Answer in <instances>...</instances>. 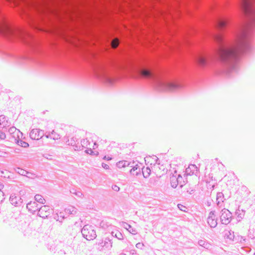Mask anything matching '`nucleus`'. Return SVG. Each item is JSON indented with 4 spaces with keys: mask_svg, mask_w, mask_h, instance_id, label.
I'll return each mask as SVG.
<instances>
[{
    "mask_svg": "<svg viewBox=\"0 0 255 255\" xmlns=\"http://www.w3.org/2000/svg\"><path fill=\"white\" fill-rule=\"evenodd\" d=\"M91 147L90 142L89 140L86 139H83L81 140L80 144L79 143L78 145H76L75 150H81L84 148H89Z\"/></svg>",
    "mask_w": 255,
    "mask_h": 255,
    "instance_id": "4468645a",
    "label": "nucleus"
},
{
    "mask_svg": "<svg viewBox=\"0 0 255 255\" xmlns=\"http://www.w3.org/2000/svg\"><path fill=\"white\" fill-rule=\"evenodd\" d=\"M220 220L221 223L224 225H228L231 221L232 214L228 209L224 208L220 212Z\"/></svg>",
    "mask_w": 255,
    "mask_h": 255,
    "instance_id": "423d86ee",
    "label": "nucleus"
},
{
    "mask_svg": "<svg viewBox=\"0 0 255 255\" xmlns=\"http://www.w3.org/2000/svg\"><path fill=\"white\" fill-rule=\"evenodd\" d=\"M112 188L113 190H114L115 191H116V192L119 191V190L120 189V187L116 185H113Z\"/></svg>",
    "mask_w": 255,
    "mask_h": 255,
    "instance_id": "ea45409f",
    "label": "nucleus"
},
{
    "mask_svg": "<svg viewBox=\"0 0 255 255\" xmlns=\"http://www.w3.org/2000/svg\"><path fill=\"white\" fill-rule=\"evenodd\" d=\"M192 192H193V190H191V192H190V194H192Z\"/></svg>",
    "mask_w": 255,
    "mask_h": 255,
    "instance_id": "4d7b16f0",
    "label": "nucleus"
},
{
    "mask_svg": "<svg viewBox=\"0 0 255 255\" xmlns=\"http://www.w3.org/2000/svg\"><path fill=\"white\" fill-rule=\"evenodd\" d=\"M151 170L149 167L145 168L143 167L142 168V173L144 178H146L148 177L150 174Z\"/></svg>",
    "mask_w": 255,
    "mask_h": 255,
    "instance_id": "393cba45",
    "label": "nucleus"
},
{
    "mask_svg": "<svg viewBox=\"0 0 255 255\" xmlns=\"http://www.w3.org/2000/svg\"><path fill=\"white\" fill-rule=\"evenodd\" d=\"M197 166L194 164H190L189 167L186 169L185 174L191 175L194 173V171L197 170Z\"/></svg>",
    "mask_w": 255,
    "mask_h": 255,
    "instance_id": "aec40b11",
    "label": "nucleus"
},
{
    "mask_svg": "<svg viewBox=\"0 0 255 255\" xmlns=\"http://www.w3.org/2000/svg\"><path fill=\"white\" fill-rule=\"evenodd\" d=\"M5 138V134L3 132L0 131V139H4Z\"/></svg>",
    "mask_w": 255,
    "mask_h": 255,
    "instance_id": "79ce46f5",
    "label": "nucleus"
},
{
    "mask_svg": "<svg viewBox=\"0 0 255 255\" xmlns=\"http://www.w3.org/2000/svg\"><path fill=\"white\" fill-rule=\"evenodd\" d=\"M241 32H246V31H242Z\"/></svg>",
    "mask_w": 255,
    "mask_h": 255,
    "instance_id": "13d9d810",
    "label": "nucleus"
},
{
    "mask_svg": "<svg viewBox=\"0 0 255 255\" xmlns=\"http://www.w3.org/2000/svg\"><path fill=\"white\" fill-rule=\"evenodd\" d=\"M9 201L12 205L15 207H20L22 206L23 203V200L21 198L20 196L15 194L10 195Z\"/></svg>",
    "mask_w": 255,
    "mask_h": 255,
    "instance_id": "9d476101",
    "label": "nucleus"
},
{
    "mask_svg": "<svg viewBox=\"0 0 255 255\" xmlns=\"http://www.w3.org/2000/svg\"><path fill=\"white\" fill-rule=\"evenodd\" d=\"M43 135L44 131L38 128L32 129L29 133L30 137L34 140H38Z\"/></svg>",
    "mask_w": 255,
    "mask_h": 255,
    "instance_id": "f8f14e48",
    "label": "nucleus"
},
{
    "mask_svg": "<svg viewBox=\"0 0 255 255\" xmlns=\"http://www.w3.org/2000/svg\"><path fill=\"white\" fill-rule=\"evenodd\" d=\"M0 126L2 128H5L10 126V123L7 120L6 117L3 115L0 116Z\"/></svg>",
    "mask_w": 255,
    "mask_h": 255,
    "instance_id": "f3484780",
    "label": "nucleus"
},
{
    "mask_svg": "<svg viewBox=\"0 0 255 255\" xmlns=\"http://www.w3.org/2000/svg\"><path fill=\"white\" fill-rule=\"evenodd\" d=\"M100 226L103 228H105V222L104 221H102L100 223Z\"/></svg>",
    "mask_w": 255,
    "mask_h": 255,
    "instance_id": "09e8293b",
    "label": "nucleus"
},
{
    "mask_svg": "<svg viewBox=\"0 0 255 255\" xmlns=\"http://www.w3.org/2000/svg\"><path fill=\"white\" fill-rule=\"evenodd\" d=\"M153 159H154V160H155V163L158 164H160V163L158 162V161H159V160L157 156H154Z\"/></svg>",
    "mask_w": 255,
    "mask_h": 255,
    "instance_id": "a18cd8bd",
    "label": "nucleus"
},
{
    "mask_svg": "<svg viewBox=\"0 0 255 255\" xmlns=\"http://www.w3.org/2000/svg\"><path fill=\"white\" fill-rule=\"evenodd\" d=\"M11 135V140H13V141L15 142V139H18L19 138H21L20 135H17V134H10Z\"/></svg>",
    "mask_w": 255,
    "mask_h": 255,
    "instance_id": "f704fd0d",
    "label": "nucleus"
},
{
    "mask_svg": "<svg viewBox=\"0 0 255 255\" xmlns=\"http://www.w3.org/2000/svg\"><path fill=\"white\" fill-rule=\"evenodd\" d=\"M198 244L199 245H200V246H202L205 248H207L208 247V243L206 242L204 240H199L198 241Z\"/></svg>",
    "mask_w": 255,
    "mask_h": 255,
    "instance_id": "72a5a7b5",
    "label": "nucleus"
},
{
    "mask_svg": "<svg viewBox=\"0 0 255 255\" xmlns=\"http://www.w3.org/2000/svg\"><path fill=\"white\" fill-rule=\"evenodd\" d=\"M44 32H46L47 31H45Z\"/></svg>",
    "mask_w": 255,
    "mask_h": 255,
    "instance_id": "052dcab7",
    "label": "nucleus"
},
{
    "mask_svg": "<svg viewBox=\"0 0 255 255\" xmlns=\"http://www.w3.org/2000/svg\"><path fill=\"white\" fill-rule=\"evenodd\" d=\"M144 246V245L142 243H138L136 244L135 245V247L138 248V249H142V248Z\"/></svg>",
    "mask_w": 255,
    "mask_h": 255,
    "instance_id": "a19ab883",
    "label": "nucleus"
},
{
    "mask_svg": "<svg viewBox=\"0 0 255 255\" xmlns=\"http://www.w3.org/2000/svg\"><path fill=\"white\" fill-rule=\"evenodd\" d=\"M54 219H55L57 221H59L60 222H62V221H61L59 219V217H57V214L55 215L54 217Z\"/></svg>",
    "mask_w": 255,
    "mask_h": 255,
    "instance_id": "de8ad7c7",
    "label": "nucleus"
},
{
    "mask_svg": "<svg viewBox=\"0 0 255 255\" xmlns=\"http://www.w3.org/2000/svg\"><path fill=\"white\" fill-rule=\"evenodd\" d=\"M225 200L224 195L222 192H218L216 195V205L218 208L224 207L223 203Z\"/></svg>",
    "mask_w": 255,
    "mask_h": 255,
    "instance_id": "2eb2a0df",
    "label": "nucleus"
},
{
    "mask_svg": "<svg viewBox=\"0 0 255 255\" xmlns=\"http://www.w3.org/2000/svg\"><path fill=\"white\" fill-rule=\"evenodd\" d=\"M13 26L4 19L0 20V32H14Z\"/></svg>",
    "mask_w": 255,
    "mask_h": 255,
    "instance_id": "1a4fd4ad",
    "label": "nucleus"
},
{
    "mask_svg": "<svg viewBox=\"0 0 255 255\" xmlns=\"http://www.w3.org/2000/svg\"><path fill=\"white\" fill-rule=\"evenodd\" d=\"M229 23V20L225 17L218 16L214 21V25L219 29L226 28Z\"/></svg>",
    "mask_w": 255,
    "mask_h": 255,
    "instance_id": "0eeeda50",
    "label": "nucleus"
},
{
    "mask_svg": "<svg viewBox=\"0 0 255 255\" xmlns=\"http://www.w3.org/2000/svg\"><path fill=\"white\" fill-rule=\"evenodd\" d=\"M254 255H255V253L254 254Z\"/></svg>",
    "mask_w": 255,
    "mask_h": 255,
    "instance_id": "680f3d73",
    "label": "nucleus"
},
{
    "mask_svg": "<svg viewBox=\"0 0 255 255\" xmlns=\"http://www.w3.org/2000/svg\"><path fill=\"white\" fill-rule=\"evenodd\" d=\"M15 142L18 145L23 147H27L29 146V144L27 142L22 140L21 138H19L18 139H15Z\"/></svg>",
    "mask_w": 255,
    "mask_h": 255,
    "instance_id": "a878e982",
    "label": "nucleus"
},
{
    "mask_svg": "<svg viewBox=\"0 0 255 255\" xmlns=\"http://www.w3.org/2000/svg\"><path fill=\"white\" fill-rule=\"evenodd\" d=\"M97 146H98V145H97V143H96V142H95V143H94V145L93 146V149H95V148H96V147H97Z\"/></svg>",
    "mask_w": 255,
    "mask_h": 255,
    "instance_id": "864d4df0",
    "label": "nucleus"
},
{
    "mask_svg": "<svg viewBox=\"0 0 255 255\" xmlns=\"http://www.w3.org/2000/svg\"><path fill=\"white\" fill-rule=\"evenodd\" d=\"M240 6L244 15L255 24V0H240Z\"/></svg>",
    "mask_w": 255,
    "mask_h": 255,
    "instance_id": "20e7f679",
    "label": "nucleus"
},
{
    "mask_svg": "<svg viewBox=\"0 0 255 255\" xmlns=\"http://www.w3.org/2000/svg\"><path fill=\"white\" fill-rule=\"evenodd\" d=\"M87 149L86 150V152L87 153L91 154L92 153H93V151L91 147H89V148H87Z\"/></svg>",
    "mask_w": 255,
    "mask_h": 255,
    "instance_id": "c03bdc74",
    "label": "nucleus"
},
{
    "mask_svg": "<svg viewBox=\"0 0 255 255\" xmlns=\"http://www.w3.org/2000/svg\"><path fill=\"white\" fill-rule=\"evenodd\" d=\"M52 210L49 206L44 205L40 208L38 207L37 215L43 219H45L48 218Z\"/></svg>",
    "mask_w": 255,
    "mask_h": 255,
    "instance_id": "6e6552de",
    "label": "nucleus"
},
{
    "mask_svg": "<svg viewBox=\"0 0 255 255\" xmlns=\"http://www.w3.org/2000/svg\"><path fill=\"white\" fill-rule=\"evenodd\" d=\"M92 66L96 76L109 83L114 81L110 73L111 70H114L124 72L134 78L150 79L161 90H175L183 86L177 80L165 79L161 72L153 69L148 60L144 57H128L120 59H111L107 61H98L94 62Z\"/></svg>",
    "mask_w": 255,
    "mask_h": 255,
    "instance_id": "f257e3e1",
    "label": "nucleus"
},
{
    "mask_svg": "<svg viewBox=\"0 0 255 255\" xmlns=\"http://www.w3.org/2000/svg\"><path fill=\"white\" fill-rule=\"evenodd\" d=\"M59 253L61 255L62 254H66L65 252H64L62 250H60L59 252Z\"/></svg>",
    "mask_w": 255,
    "mask_h": 255,
    "instance_id": "603ef678",
    "label": "nucleus"
},
{
    "mask_svg": "<svg viewBox=\"0 0 255 255\" xmlns=\"http://www.w3.org/2000/svg\"><path fill=\"white\" fill-rule=\"evenodd\" d=\"M211 204V202H209V201L207 202V206H210Z\"/></svg>",
    "mask_w": 255,
    "mask_h": 255,
    "instance_id": "6e6d98bb",
    "label": "nucleus"
},
{
    "mask_svg": "<svg viewBox=\"0 0 255 255\" xmlns=\"http://www.w3.org/2000/svg\"><path fill=\"white\" fill-rule=\"evenodd\" d=\"M131 167L129 170L130 174L137 176L140 172V168L137 165L134 166L132 165Z\"/></svg>",
    "mask_w": 255,
    "mask_h": 255,
    "instance_id": "412c9836",
    "label": "nucleus"
},
{
    "mask_svg": "<svg viewBox=\"0 0 255 255\" xmlns=\"http://www.w3.org/2000/svg\"><path fill=\"white\" fill-rule=\"evenodd\" d=\"M8 132L10 134H17V135L19 134L21 135V137L22 136V133L19 130L17 129L14 127H12L8 129Z\"/></svg>",
    "mask_w": 255,
    "mask_h": 255,
    "instance_id": "4be33fe9",
    "label": "nucleus"
},
{
    "mask_svg": "<svg viewBox=\"0 0 255 255\" xmlns=\"http://www.w3.org/2000/svg\"><path fill=\"white\" fill-rule=\"evenodd\" d=\"M120 255H126L125 254H121Z\"/></svg>",
    "mask_w": 255,
    "mask_h": 255,
    "instance_id": "bf43d9fd",
    "label": "nucleus"
},
{
    "mask_svg": "<svg viewBox=\"0 0 255 255\" xmlns=\"http://www.w3.org/2000/svg\"><path fill=\"white\" fill-rule=\"evenodd\" d=\"M37 206L38 204L36 202H30L27 204L26 208L30 212H31V213L34 214V213L38 209V207Z\"/></svg>",
    "mask_w": 255,
    "mask_h": 255,
    "instance_id": "dca6fc26",
    "label": "nucleus"
},
{
    "mask_svg": "<svg viewBox=\"0 0 255 255\" xmlns=\"http://www.w3.org/2000/svg\"><path fill=\"white\" fill-rule=\"evenodd\" d=\"M170 184L172 187L175 188L178 185V179H177L176 175H173L170 177Z\"/></svg>",
    "mask_w": 255,
    "mask_h": 255,
    "instance_id": "5701e85b",
    "label": "nucleus"
},
{
    "mask_svg": "<svg viewBox=\"0 0 255 255\" xmlns=\"http://www.w3.org/2000/svg\"><path fill=\"white\" fill-rule=\"evenodd\" d=\"M113 243L112 239H111L110 238H106L105 240L100 241L98 244V246H99V249L105 248L110 249L112 247Z\"/></svg>",
    "mask_w": 255,
    "mask_h": 255,
    "instance_id": "ddd939ff",
    "label": "nucleus"
},
{
    "mask_svg": "<svg viewBox=\"0 0 255 255\" xmlns=\"http://www.w3.org/2000/svg\"><path fill=\"white\" fill-rule=\"evenodd\" d=\"M25 176H26V177H28L29 178H32V179H33L35 177H36L35 174H34L33 173H31V172H28V171L27 174H26L25 175Z\"/></svg>",
    "mask_w": 255,
    "mask_h": 255,
    "instance_id": "4c0bfd02",
    "label": "nucleus"
},
{
    "mask_svg": "<svg viewBox=\"0 0 255 255\" xmlns=\"http://www.w3.org/2000/svg\"><path fill=\"white\" fill-rule=\"evenodd\" d=\"M50 136V138H52L54 140L58 139L60 138L59 134L55 132L54 130H52L51 132V134Z\"/></svg>",
    "mask_w": 255,
    "mask_h": 255,
    "instance_id": "473e14b6",
    "label": "nucleus"
},
{
    "mask_svg": "<svg viewBox=\"0 0 255 255\" xmlns=\"http://www.w3.org/2000/svg\"><path fill=\"white\" fill-rule=\"evenodd\" d=\"M71 193L74 194L78 197H81L83 196V193L80 191H77L75 189H72L70 191Z\"/></svg>",
    "mask_w": 255,
    "mask_h": 255,
    "instance_id": "7c9ffc66",
    "label": "nucleus"
},
{
    "mask_svg": "<svg viewBox=\"0 0 255 255\" xmlns=\"http://www.w3.org/2000/svg\"><path fill=\"white\" fill-rule=\"evenodd\" d=\"M16 171L21 175L25 176L28 173V171L20 168H17Z\"/></svg>",
    "mask_w": 255,
    "mask_h": 255,
    "instance_id": "2f4dec72",
    "label": "nucleus"
},
{
    "mask_svg": "<svg viewBox=\"0 0 255 255\" xmlns=\"http://www.w3.org/2000/svg\"><path fill=\"white\" fill-rule=\"evenodd\" d=\"M111 235L112 237L116 238L118 240H121L123 239V235L118 231L112 232Z\"/></svg>",
    "mask_w": 255,
    "mask_h": 255,
    "instance_id": "bb28decb",
    "label": "nucleus"
},
{
    "mask_svg": "<svg viewBox=\"0 0 255 255\" xmlns=\"http://www.w3.org/2000/svg\"><path fill=\"white\" fill-rule=\"evenodd\" d=\"M177 206L178 208L182 211L186 212L187 209L186 207L180 204H178Z\"/></svg>",
    "mask_w": 255,
    "mask_h": 255,
    "instance_id": "c9c22d12",
    "label": "nucleus"
},
{
    "mask_svg": "<svg viewBox=\"0 0 255 255\" xmlns=\"http://www.w3.org/2000/svg\"><path fill=\"white\" fill-rule=\"evenodd\" d=\"M102 167L103 168H104L105 169H108L109 168V166L108 165H107V164L106 163H102Z\"/></svg>",
    "mask_w": 255,
    "mask_h": 255,
    "instance_id": "49530a36",
    "label": "nucleus"
},
{
    "mask_svg": "<svg viewBox=\"0 0 255 255\" xmlns=\"http://www.w3.org/2000/svg\"><path fill=\"white\" fill-rule=\"evenodd\" d=\"M81 233L84 238L88 241L96 238L97 235L94 227L90 225H86L81 230Z\"/></svg>",
    "mask_w": 255,
    "mask_h": 255,
    "instance_id": "39448f33",
    "label": "nucleus"
},
{
    "mask_svg": "<svg viewBox=\"0 0 255 255\" xmlns=\"http://www.w3.org/2000/svg\"><path fill=\"white\" fill-rule=\"evenodd\" d=\"M104 159H107V160H111L112 159V157H107L106 156H105L104 157Z\"/></svg>",
    "mask_w": 255,
    "mask_h": 255,
    "instance_id": "8fccbe9b",
    "label": "nucleus"
},
{
    "mask_svg": "<svg viewBox=\"0 0 255 255\" xmlns=\"http://www.w3.org/2000/svg\"><path fill=\"white\" fill-rule=\"evenodd\" d=\"M133 163H131L130 162L126 161V160H123L120 161L118 162L117 163V166L118 168H123V167H126L127 166H130V167H132V164Z\"/></svg>",
    "mask_w": 255,
    "mask_h": 255,
    "instance_id": "6ab92c4d",
    "label": "nucleus"
},
{
    "mask_svg": "<svg viewBox=\"0 0 255 255\" xmlns=\"http://www.w3.org/2000/svg\"><path fill=\"white\" fill-rule=\"evenodd\" d=\"M125 228L129 231V232L133 235L137 234V232L135 229H133L129 224H126Z\"/></svg>",
    "mask_w": 255,
    "mask_h": 255,
    "instance_id": "c85d7f7f",
    "label": "nucleus"
},
{
    "mask_svg": "<svg viewBox=\"0 0 255 255\" xmlns=\"http://www.w3.org/2000/svg\"><path fill=\"white\" fill-rule=\"evenodd\" d=\"M35 200L37 202H39L41 204H44L45 200L43 198V197L39 194H37L34 197Z\"/></svg>",
    "mask_w": 255,
    "mask_h": 255,
    "instance_id": "cd10ccee",
    "label": "nucleus"
},
{
    "mask_svg": "<svg viewBox=\"0 0 255 255\" xmlns=\"http://www.w3.org/2000/svg\"><path fill=\"white\" fill-rule=\"evenodd\" d=\"M215 211H211L207 218V222L211 228H215L217 225V218L215 214Z\"/></svg>",
    "mask_w": 255,
    "mask_h": 255,
    "instance_id": "9b49d317",
    "label": "nucleus"
},
{
    "mask_svg": "<svg viewBox=\"0 0 255 255\" xmlns=\"http://www.w3.org/2000/svg\"><path fill=\"white\" fill-rule=\"evenodd\" d=\"M3 185L0 182V190H1V189L3 188Z\"/></svg>",
    "mask_w": 255,
    "mask_h": 255,
    "instance_id": "5fc2aeb1",
    "label": "nucleus"
},
{
    "mask_svg": "<svg viewBox=\"0 0 255 255\" xmlns=\"http://www.w3.org/2000/svg\"><path fill=\"white\" fill-rule=\"evenodd\" d=\"M211 33L217 47L212 54L202 52L196 55L195 57L196 64L201 67H205L208 64L209 59H211L221 62L228 73L236 71L240 56L249 53L252 50L251 41L252 33H235L232 41L227 40L223 33Z\"/></svg>",
    "mask_w": 255,
    "mask_h": 255,
    "instance_id": "f03ea898",
    "label": "nucleus"
},
{
    "mask_svg": "<svg viewBox=\"0 0 255 255\" xmlns=\"http://www.w3.org/2000/svg\"><path fill=\"white\" fill-rule=\"evenodd\" d=\"M229 235H227V238L229 239L230 240H233L234 239V232H233V235L231 234L230 231H229Z\"/></svg>",
    "mask_w": 255,
    "mask_h": 255,
    "instance_id": "37998d69",
    "label": "nucleus"
},
{
    "mask_svg": "<svg viewBox=\"0 0 255 255\" xmlns=\"http://www.w3.org/2000/svg\"><path fill=\"white\" fill-rule=\"evenodd\" d=\"M4 199V194L3 192L0 190V203L2 202Z\"/></svg>",
    "mask_w": 255,
    "mask_h": 255,
    "instance_id": "58836bf2",
    "label": "nucleus"
},
{
    "mask_svg": "<svg viewBox=\"0 0 255 255\" xmlns=\"http://www.w3.org/2000/svg\"><path fill=\"white\" fill-rule=\"evenodd\" d=\"M51 133H48L47 134H45V137L46 138H50V136L49 135H51Z\"/></svg>",
    "mask_w": 255,
    "mask_h": 255,
    "instance_id": "3c124183",
    "label": "nucleus"
},
{
    "mask_svg": "<svg viewBox=\"0 0 255 255\" xmlns=\"http://www.w3.org/2000/svg\"><path fill=\"white\" fill-rule=\"evenodd\" d=\"M57 217H59L61 221L65 218V214L63 212H60L59 214H57Z\"/></svg>",
    "mask_w": 255,
    "mask_h": 255,
    "instance_id": "e433bc0d",
    "label": "nucleus"
},
{
    "mask_svg": "<svg viewBox=\"0 0 255 255\" xmlns=\"http://www.w3.org/2000/svg\"><path fill=\"white\" fill-rule=\"evenodd\" d=\"M9 40L13 38L17 39L25 44L29 46L34 50H39V47L41 44L39 37L33 34V33H0Z\"/></svg>",
    "mask_w": 255,
    "mask_h": 255,
    "instance_id": "7ed1b4c3",
    "label": "nucleus"
},
{
    "mask_svg": "<svg viewBox=\"0 0 255 255\" xmlns=\"http://www.w3.org/2000/svg\"><path fill=\"white\" fill-rule=\"evenodd\" d=\"M178 179V184L179 185L180 188H182L184 185V181L183 180V177L180 174H178L177 176Z\"/></svg>",
    "mask_w": 255,
    "mask_h": 255,
    "instance_id": "c756f323",
    "label": "nucleus"
},
{
    "mask_svg": "<svg viewBox=\"0 0 255 255\" xmlns=\"http://www.w3.org/2000/svg\"><path fill=\"white\" fill-rule=\"evenodd\" d=\"M66 142L68 143V144L74 146V149L76 148V145H78L79 144L77 139L74 137L71 138L70 139H68Z\"/></svg>",
    "mask_w": 255,
    "mask_h": 255,
    "instance_id": "b1692460",
    "label": "nucleus"
},
{
    "mask_svg": "<svg viewBox=\"0 0 255 255\" xmlns=\"http://www.w3.org/2000/svg\"><path fill=\"white\" fill-rule=\"evenodd\" d=\"M64 212L66 214L76 215L78 213V210L73 206H69L65 208Z\"/></svg>",
    "mask_w": 255,
    "mask_h": 255,
    "instance_id": "a211bd4d",
    "label": "nucleus"
}]
</instances>
